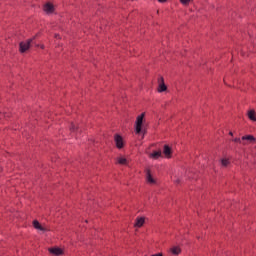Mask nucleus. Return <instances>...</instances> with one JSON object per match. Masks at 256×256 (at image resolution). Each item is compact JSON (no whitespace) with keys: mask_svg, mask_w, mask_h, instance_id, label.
<instances>
[{"mask_svg":"<svg viewBox=\"0 0 256 256\" xmlns=\"http://www.w3.org/2000/svg\"><path fill=\"white\" fill-rule=\"evenodd\" d=\"M145 119V112L141 113L136 118L135 122V133L136 135H141V132L143 131V120Z\"/></svg>","mask_w":256,"mask_h":256,"instance_id":"obj_1","label":"nucleus"},{"mask_svg":"<svg viewBox=\"0 0 256 256\" xmlns=\"http://www.w3.org/2000/svg\"><path fill=\"white\" fill-rule=\"evenodd\" d=\"M31 43H33V39H28L26 42L19 43V52L20 53H27L29 49H31Z\"/></svg>","mask_w":256,"mask_h":256,"instance_id":"obj_2","label":"nucleus"},{"mask_svg":"<svg viewBox=\"0 0 256 256\" xmlns=\"http://www.w3.org/2000/svg\"><path fill=\"white\" fill-rule=\"evenodd\" d=\"M114 142L118 149H123V147H125V141L123 140V136L120 134L114 135Z\"/></svg>","mask_w":256,"mask_h":256,"instance_id":"obj_3","label":"nucleus"},{"mask_svg":"<svg viewBox=\"0 0 256 256\" xmlns=\"http://www.w3.org/2000/svg\"><path fill=\"white\" fill-rule=\"evenodd\" d=\"M157 91H158V93H165V91H167V86L165 85V78H163V76H160L158 78Z\"/></svg>","mask_w":256,"mask_h":256,"instance_id":"obj_4","label":"nucleus"},{"mask_svg":"<svg viewBox=\"0 0 256 256\" xmlns=\"http://www.w3.org/2000/svg\"><path fill=\"white\" fill-rule=\"evenodd\" d=\"M43 11L47 13V15H51L55 13V5H53L51 2H47L43 5Z\"/></svg>","mask_w":256,"mask_h":256,"instance_id":"obj_5","label":"nucleus"},{"mask_svg":"<svg viewBox=\"0 0 256 256\" xmlns=\"http://www.w3.org/2000/svg\"><path fill=\"white\" fill-rule=\"evenodd\" d=\"M146 181L150 185H155V183H157V180H155V178H153V175L151 174V169L146 170Z\"/></svg>","mask_w":256,"mask_h":256,"instance_id":"obj_6","label":"nucleus"},{"mask_svg":"<svg viewBox=\"0 0 256 256\" xmlns=\"http://www.w3.org/2000/svg\"><path fill=\"white\" fill-rule=\"evenodd\" d=\"M163 153L167 159H171V155H173V150L169 145H164Z\"/></svg>","mask_w":256,"mask_h":256,"instance_id":"obj_7","label":"nucleus"},{"mask_svg":"<svg viewBox=\"0 0 256 256\" xmlns=\"http://www.w3.org/2000/svg\"><path fill=\"white\" fill-rule=\"evenodd\" d=\"M32 225L34 229H38L39 231H49V229L43 227L41 223H39V220H33Z\"/></svg>","mask_w":256,"mask_h":256,"instance_id":"obj_8","label":"nucleus"},{"mask_svg":"<svg viewBox=\"0 0 256 256\" xmlns=\"http://www.w3.org/2000/svg\"><path fill=\"white\" fill-rule=\"evenodd\" d=\"M49 253H51L52 255H63V249L59 248V247H54V248H49Z\"/></svg>","mask_w":256,"mask_h":256,"instance_id":"obj_9","label":"nucleus"},{"mask_svg":"<svg viewBox=\"0 0 256 256\" xmlns=\"http://www.w3.org/2000/svg\"><path fill=\"white\" fill-rule=\"evenodd\" d=\"M143 225H145V217H138V218H136L134 227L141 228V227H143Z\"/></svg>","mask_w":256,"mask_h":256,"instance_id":"obj_10","label":"nucleus"},{"mask_svg":"<svg viewBox=\"0 0 256 256\" xmlns=\"http://www.w3.org/2000/svg\"><path fill=\"white\" fill-rule=\"evenodd\" d=\"M242 141H249V143H255V141H256V138H255V136H253V135H245V136H242Z\"/></svg>","mask_w":256,"mask_h":256,"instance_id":"obj_11","label":"nucleus"},{"mask_svg":"<svg viewBox=\"0 0 256 256\" xmlns=\"http://www.w3.org/2000/svg\"><path fill=\"white\" fill-rule=\"evenodd\" d=\"M170 252L172 253V255H181V247L174 246L170 249Z\"/></svg>","mask_w":256,"mask_h":256,"instance_id":"obj_12","label":"nucleus"},{"mask_svg":"<svg viewBox=\"0 0 256 256\" xmlns=\"http://www.w3.org/2000/svg\"><path fill=\"white\" fill-rule=\"evenodd\" d=\"M69 129H70V133H77V131H79V126L71 122Z\"/></svg>","mask_w":256,"mask_h":256,"instance_id":"obj_13","label":"nucleus"},{"mask_svg":"<svg viewBox=\"0 0 256 256\" xmlns=\"http://www.w3.org/2000/svg\"><path fill=\"white\" fill-rule=\"evenodd\" d=\"M248 119H250V121H256V112H255V110H250L248 112Z\"/></svg>","mask_w":256,"mask_h":256,"instance_id":"obj_14","label":"nucleus"},{"mask_svg":"<svg viewBox=\"0 0 256 256\" xmlns=\"http://www.w3.org/2000/svg\"><path fill=\"white\" fill-rule=\"evenodd\" d=\"M150 157H151L152 159H159V157H161V150L153 151V152L150 154Z\"/></svg>","mask_w":256,"mask_h":256,"instance_id":"obj_15","label":"nucleus"},{"mask_svg":"<svg viewBox=\"0 0 256 256\" xmlns=\"http://www.w3.org/2000/svg\"><path fill=\"white\" fill-rule=\"evenodd\" d=\"M118 164L119 165H129V161L127 160V158L120 157V158H118Z\"/></svg>","mask_w":256,"mask_h":256,"instance_id":"obj_16","label":"nucleus"},{"mask_svg":"<svg viewBox=\"0 0 256 256\" xmlns=\"http://www.w3.org/2000/svg\"><path fill=\"white\" fill-rule=\"evenodd\" d=\"M230 163H231V162H230L229 159H227V158H223V159L221 160V165H222V167H228Z\"/></svg>","mask_w":256,"mask_h":256,"instance_id":"obj_17","label":"nucleus"},{"mask_svg":"<svg viewBox=\"0 0 256 256\" xmlns=\"http://www.w3.org/2000/svg\"><path fill=\"white\" fill-rule=\"evenodd\" d=\"M234 143H242V145H247V143L246 142H242L241 141V138H234L233 140H232Z\"/></svg>","mask_w":256,"mask_h":256,"instance_id":"obj_18","label":"nucleus"},{"mask_svg":"<svg viewBox=\"0 0 256 256\" xmlns=\"http://www.w3.org/2000/svg\"><path fill=\"white\" fill-rule=\"evenodd\" d=\"M193 0H179V2L181 3V5H189V3H191Z\"/></svg>","mask_w":256,"mask_h":256,"instance_id":"obj_19","label":"nucleus"},{"mask_svg":"<svg viewBox=\"0 0 256 256\" xmlns=\"http://www.w3.org/2000/svg\"><path fill=\"white\" fill-rule=\"evenodd\" d=\"M158 3H167L168 0H157Z\"/></svg>","mask_w":256,"mask_h":256,"instance_id":"obj_20","label":"nucleus"},{"mask_svg":"<svg viewBox=\"0 0 256 256\" xmlns=\"http://www.w3.org/2000/svg\"><path fill=\"white\" fill-rule=\"evenodd\" d=\"M55 39H61V36L59 34L54 35Z\"/></svg>","mask_w":256,"mask_h":256,"instance_id":"obj_21","label":"nucleus"},{"mask_svg":"<svg viewBox=\"0 0 256 256\" xmlns=\"http://www.w3.org/2000/svg\"><path fill=\"white\" fill-rule=\"evenodd\" d=\"M40 48H41V49H45V45L42 44V45L40 46Z\"/></svg>","mask_w":256,"mask_h":256,"instance_id":"obj_22","label":"nucleus"},{"mask_svg":"<svg viewBox=\"0 0 256 256\" xmlns=\"http://www.w3.org/2000/svg\"><path fill=\"white\" fill-rule=\"evenodd\" d=\"M229 135H230L231 137H233V132L230 131V132H229Z\"/></svg>","mask_w":256,"mask_h":256,"instance_id":"obj_23","label":"nucleus"}]
</instances>
